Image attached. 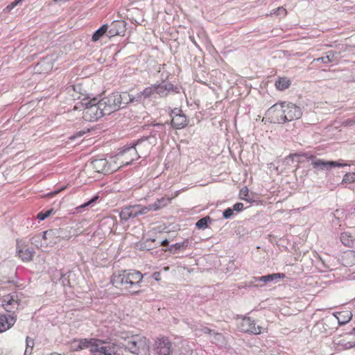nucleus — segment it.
<instances>
[{
    "label": "nucleus",
    "mask_w": 355,
    "mask_h": 355,
    "mask_svg": "<svg viewBox=\"0 0 355 355\" xmlns=\"http://www.w3.org/2000/svg\"><path fill=\"white\" fill-rule=\"evenodd\" d=\"M271 116V122L285 123L300 119L302 115V108L291 102H280L274 104L267 111Z\"/></svg>",
    "instance_id": "obj_1"
},
{
    "label": "nucleus",
    "mask_w": 355,
    "mask_h": 355,
    "mask_svg": "<svg viewBox=\"0 0 355 355\" xmlns=\"http://www.w3.org/2000/svg\"><path fill=\"white\" fill-rule=\"evenodd\" d=\"M144 275L136 270H127L114 273L111 278L112 284L116 288L125 289L132 294L139 293V288Z\"/></svg>",
    "instance_id": "obj_2"
},
{
    "label": "nucleus",
    "mask_w": 355,
    "mask_h": 355,
    "mask_svg": "<svg viewBox=\"0 0 355 355\" xmlns=\"http://www.w3.org/2000/svg\"><path fill=\"white\" fill-rule=\"evenodd\" d=\"M128 93L126 92L119 93L114 92L107 96L100 99V104L103 105L107 115L119 110L120 108L125 107L127 105V101H130Z\"/></svg>",
    "instance_id": "obj_3"
},
{
    "label": "nucleus",
    "mask_w": 355,
    "mask_h": 355,
    "mask_svg": "<svg viewBox=\"0 0 355 355\" xmlns=\"http://www.w3.org/2000/svg\"><path fill=\"white\" fill-rule=\"evenodd\" d=\"M123 345L125 349L132 354L147 355L149 352L150 343L145 336L137 334L128 337Z\"/></svg>",
    "instance_id": "obj_4"
},
{
    "label": "nucleus",
    "mask_w": 355,
    "mask_h": 355,
    "mask_svg": "<svg viewBox=\"0 0 355 355\" xmlns=\"http://www.w3.org/2000/svg\"><path fill=\"white\" fill-rule=\"evenodd\" d=\"M101 101L96 98L87 100L85 103H83L84 105L83 109V119L87 121H95L101 119L105 115V109L103 107V105L100 104Z\"/></svg>",
    "instance_id": "obj_5"
},
{
    "label": "nucleus",
    "mask_w": 355,
    "mask_h": 355,
    "mask_svg": "<svg viewBox=\"0 0 355 355\" xmlns=\"http://www.w3.org/2000/svg\"><path fill=\"white\" fill-rule=\"evenodd\" d=\"M92 355H123L122 347L114 342L98 339Z\"/></svg>",
    "instance_id": "obj_6"
},
{
    "label": "nucleus",
    "mask_w": 355,
    "mask_h": 355,
    "mask_svg": "<svg viewBox=\"0 0 355 355\" xmlns=\"http://www.w3.org/2000/svg\"><path fill=\"white\" fill-rule=\"evenodd\" d=\"M22 295L21 293L19 292L3 295L1 300L2 306L7 312L15 313V310L18 309L20 306Z\"/></svg>",
    "instance_id": "obj_7"
},
{
    "label": "nucleus",
    "mask_w": 355,
    "mask_h": 355,
    "mask_svg": "<svg viewBox=\"0 0 355 355\" xmlns=\"http://www.w3.org/2000/svg\"><path fill=\"white\" fill-rule=\"evenodd\" d=\"M146 209L141 205L127 206L122 208L119 217L121 221L126 222L130 219L135 218L140 215L146 214Z\"/></svg>",
    "instance_id": "obj_8"
},
{
    "label": "nucleus",
    "mask_w": 355,
    "mask_h": 355,
    "mask_svg": "<svg viewBox=\"0 0 355 355\" xmlns=\"http://www.w3.org/2000/svg\"><path fill=\"white\" fill-rule=\"evenodd\" d=\"M239 327L243 332L254 335L261 334L263 329L261 326L257 325L255 320L250 317H244L241 321Z\"/></svg>",
    "instance_id": "obj_9"
},
{
    "label": "nucleus",
    "mask_w": 355,
    "mask_h": 355,
    "mask_svg": "<svg viewBox=\"0 0 355 355\" xmlns=\"http://www.w3.org/2000/svg\"><path fill=\"white\" fill-rule=\"evenodd\" d=\"M155 355H172L173 344L166 337L157 340L154 347Z\"/></svg>",
    "instance_id": "obj_10"
},
{
    "label": "nucleus",
    "mask_w": 355,
    "mask_h": 355,
    "mask_svg": "<svg viewBox=\"0 0 355 355\" xmlns=\"http://www.w3.org/2000/svg\"><path fill=\"white\" fill-rule=\"evenodd\" d=\"M118 156L122 159V162L125 165L130 164L134 160L138 159L141 157L137 150L135 146H125L117 154Z\"/></svg>",
    "instance_id": "obj_11"
},
{
    "label": "nucleus",
    "mask_w": 355,
    "mask_h": 355,
    "mask_svg": "<svg viewBox=\"0 0 355 355\" xmlns=\"http://www.w3.org/2000/svg\"><path fill=\"white\" fill-rule=\"evenodd\" d=\"M338 51H329L327 53V55L324 57H320L318 58H315L313 60V62H320L324 64H327L329 62H337L339 59L343 57L342 55L343 52L346 51L347 46L343 45L338 46Z\"/></svg>",
    "instance_id": "obj_12"
},
{
    "label": "nucleus",
    "mask_w": 355,
    "mask_h": 355,
    "mask_svg": "<svg viewBox=\"0 0 355 355\" xmlns=\"http://www.w3.org/2000/svg\"><path fill=\"white\" fill-rule=\"evenodd\" d=\"M157 87L158 98H165L170 92H173L174 94L180 93V89L178 86L165 81L157 83Z\"/></svg>",
    "instance_id": "obj_13"
},
{
    "label": "nucleus",
    "mask_w": 355,
    "mask_h": 355,
    "mask_svg": "<svg viewBox=\"0 0 355 355\" xmlns=\"http://www.w3.org/2000/svg\"><path fill=\"white\" fill-rule=\"evenodd\" d=\"M150 137H143L132 144V146L136 148L141 157H146L148 155L152 146V142L150 141Z\"/></svg>",
    "instance_id": "obj_14"
},
{
    "label": "nucleus",
    "mask_w": 355,
    "mask_h": 355,
    "mask_svg": "<svg viewBox=\"0 0 355 355\" xmlns=\"http://www.w3.org/2000/svg\"><path fill=\"white\" fill-rule=\"evenodd\" d=\"M64 230L62 228L50 229L44 231L42 233V238L44 241L46 245H52L57 243L56 239L60 237H64L62 234Z\"/></svg>",
    "instance_id": "obj_15"
},
{
    "label": "nucleus",
    "mask_w": 355,
    "mask_h": 355,
    "mask_svg": "<svg viewBox=\"0 0 355 355\" xmlns=\"http://www.w3.org/2000/svg\"><path fill=\"white\" fill-rule=\"evenodd\" d=\"M126 30V23L122 20H114L108 26L107 37L124 35Z\"/></svg>",
    "instance_id": "obj_16"
},
{
    "label": "nucleus",
    "mask_w": 355,
    "mask_h": 355,
    "mask_svg": "<svg viewBox=\"0 0 355 355\" xmlns=\"http://www.w3.org/2000/svg\"><path fill=\"white\" fill-rule=\"evenodd\" d=\"M311 164L314 168L320 171H328L331 168L341 167L346 165L336 161H324L323 159L318 158H316V159H314L311 162Z\"/></svg>",
    "instance_id": "obj_17"
},
{
    "label": "nucleus",
    "mask_w": 355,
    "mask_h": 355,
    "mask_svg": "<svg viewBox=\"0 0 355 355\" xmlns=\"http://www.w3.org/2000/svg\"><path fill=\"white\" fill-rule=\"evenodd\" d=\"M17 316L15 313L0 314V333L10 329L15 323Z\"/></svg>",
    "instance_id": "obj_18"
},
{
    "label": "nucleus",
    "mask_w": 355,
    "mask_h": 355,
    "mask_svg": "<svg viewBox=\"0 0 355 355\" xmlns=\"http://www.w3.org/2000/svg\"><path fill=\"white\" fill-rule=\"evenodd\" d=\"M171 202V199L169 198L162 197L159 199H157L154 203L149 205L148 206H144V208L146 209V214L151 211H157L164 207H166Z\"/></svg>",
    "instance_id": "obj_19"
},
{
    "label": "nucleus",
    "mask_w": 355,
    "mask_h": 355,
    "mask_svg": "<svg viewBox=\"0 0 355 355\" xmlns=\"http://www.w3.org/2000/svg\"><path fill=\"white\" fill-rule=\"evenodd\" d=\"M17 252L23 261H30L32 260L35 251L31 248L26 249L20 248L19 245L17 247Z\"/></svg>",
    "instance_id": "obj_20"
},
{
    "label": "nucleus",
    "mask_w": 355,
    "mask_h": 355,
    "mask_svg": "<svg viewBox=\"0 0 355 355\" xmlns=\"http://www.w3.org/2000/svg\"><path fill=\"white\" fill-rule=\"evenodd\" d=\"M171 125L175 129H181L187 126V120L184 114L173 116L171 120Z\"/></svg>",
    "instance_id": "obj_21"
},
{
    "label": "nucleus",
    "mask_w": 355,
    "mask_h": 355,
    "mask_svg": "<svg viewBox=\"0 0 355 355\" xmlns=\"http://www.w3.org/2000/svg\"><path fill=\"white\" fill-rule=\"evenodd\" d=\"M342 262L345 266H352L355 264V252L347 250L342 255Z\"/></svg>",
    "instance_id": "obj_22"
},
{
    "label": "nucleus",
    "mask_w": 355,
    "mask_h": 355,
    "mask_svg": "<svg viewBox=\"0 0 355 355\" xmlns=\"http://www.w3.org/2000/svg\"><path fill=\"white\" fill-rule=\"evenodd\" d=\"M190 241L189 239H184L182 242L176 243L175 244L171 245L168 248V250L173 254H176L181 251L184 250L189 245Z\"/></svg>",
    "instance_id": "obj_23"
},
{
    "label": "nucleus",
    "mask_w": 355,
    "mask_h": 355,
    "mask_svg": "<svg viewBox=\"0 0 355 355\" xmlns=\"http://www.w3.org/2000/svg\"><path fill=\"white\" fill-rule=\"evenodd\" d=\"M74 277L75 274L72 271H69L61 275L59 281L63 286L72 287L74 285Z\"/></svg>",
    "instance_id": "obj_24"
},
{
    "label": "nucleus",
    "mask_w": 355,
    "mask_h": 355,
    "mask_svg": "<svg viewBox=\"0 0 355 355\" xmlns=\"http://www.w3.org/2000/svg\"><path fill=\"white\" fill-rule=\"evenodd\" d=\"M79 343L81 347V350L83 349H89L90 352L93 354L94 349L95 348L98 338H84L80 339Z\"/></svg>",
    "instance_id": "obj_25"
},
{
    "label": "nucleus",
    "mask_w": 355,
    "mask_h": 355,
    "mask_svg": "<svg viewBox=\"0 0 355 355\" xmlns=\"http://www.w3.org/2000/svg\"><path fill=\"white\" fill-rule=\"evenodd\" d=\"M334 315L337 318L340 326L347 324L352 318V314L349 311L338 312L334 313Z\"/></svg>",
    "instance_id": "obj_26"
},
{
    "label": "nucleus",
    "mask_w": 355,
    "mask_h": 355,
    "mask_svg": "<svg viewBox=\"0 0 355 355\" xmlns=\"http://www.w3.org/2000/svg\"><path fill=\"white\" fill-rule=\"evenodd\" d=\"M285 276L286 275L284 273H273V274H270V275L261 276L259 277H257V278H255V282L259 281V282H263V283H267V282L276 281L281 278H284Z\"/></svg>",
    "instance_id": "obj_27"
},
{
    "label": "nucleus",
    "mask_w": 355,
    "mask_h": 355,
    "mask_svg": "<svg viewBox=\"0 0 355 355\" xmlns=\"http://www.w3.org/2000/svg\"><path fill=\"white\" fill-rule=\"evenodd\" d=\"M92 167L98 173H103L107 166L106 159H96L91 162Z\"/></svg>",
    "instance_id": "obj_28"
},
{
    "label": "nucleus",
    "mask_w": 355,
    "mask_h": 355,
    "mask_svg": "<svg viewBox=\"0 0 355 355\" xmlns=\"http://www.w3.org/2000/svg\"><path fill=\"white\" fill-rule=\"evenodd\" d=\"M340 240L341 243L347 247H351L355 241L354 236L349 232H343L340 234Z\"/></svg>",
    "instance_id": "obj_29"
},
{
    "label": "nucleus",
    "mask_w": 355,
    "mask_h": 355,
    "mask_svg": "<svg viewBox=\"0 0 355 355\" xmlns=\"http://www.w3.org/2000/svg\"><path fill=\"white\" fill-rule=\"evenodd\" d=\"M275 85L277 89L283 91L289 87L291 85V80L286 77H281L278 78Z\"/></svg>",
    "instance_id": "obj_30"
},
{
    "label": "nucleus",
    "mask_w": 355,
    "mask_h": 355,
    "mask_svg": "<svg viewBox=\"0 0 355 355\" xmlns=\"http://www.w3.org/2000/svg\"><path fill=\"white\" fill-rule=\"evenodd\" d=\"M144 95L148 96V98H157V83L152 84L149 87L144 89Z\"/></svg>",
    "instance_id": "obj_31"
},
{
    "label": "nucleus",
    "mask_w": 355,
    "mask_h": 355,
    "mask_svg": "<svg viewBox=\"0 0 355 355\" xmlns=\"http://www.w3.org/2000/svg\"><path fill=\"white\" fill-rule=\"evenodd\" d=\"M108 25L103 24L98 29H97L92 35V40L94 42L98 41L103 35L107 36Z\"/></svg>",
    "instance_id": "obj_32"
},
{
    "label": "nucleus",
    "mask_w": 355,
    "mask_h": 355,
    "mask_svg": "<svg viewBox=\"0 0 355 355\" xmlns=\"http://www.w3.org/2000/svg\"><path fill=\"white\" fill-rule=\"evenodd\" d=\"M144 89L140 92H138L136 95L128 94V98L130 101H127V105L133 102L141 103L144 99H147L148 96L144 95Z\"/></svg>",
    "instance_id": "obj_33"
},
{
    "label": "nucleus",
    "mask_w": 355,
    "mask_h": 355,
    "mask_svg": "<svg viewBox=\"0 0 355 355\" xmlns=\"http://www.w3.org/2000/svg\"><path fill=\"white\" fill-rule=\"evenodd\" d=\"M294 157H304L307 159L311 160L312 162L314 159H316V157L315 155H312L311 153H304L290 154L289 155H288L285 158V161H287V160H289V159L293 161Z\"/></svg>",
    "instance_id": "obj_34"
},
{
    "label": "nucleus",
    "mask_w": 355,
    "mask_h": 355,
    "mask_svg": "<svg viewBox=\"0 0 355 355\" xmlns=\"http://www.w3.org/2000/svg\"><path fill=\"white\" fill-rule=\"evenodd\" d=\"M211 221V218L209 216H207L198 220L196 223V227L200 230L206 229L208 226V223H210Z\"/></svg>",
    "instance_id": "obj_35"
},
{
    "label": "nucleus",
    "mask_w": 355,
    "mask_h": 355,
    "mask_svg": "<svg viewBox=\"0 0 355 355\" xmlns=\"http://www.w3.org/2000/svg\"><path fill=\"white\" fill-rule=\"evenodd\" d=\"M26 347L24 355L32 354L33 347L35 345L34 340L27 336L26 339Z\"/></svg>",
    "instance_id": "obj_36"
},
{
    "label": "nucleus",
    "mask_w": 355,
    "mask_h": 355,
    "mask_svg": "<svg viewBox=\"0 0 355 355\" xmlns=\"http://www.w3.org/2000/svg\"><path fill=\"white\" fill-rule=\"evenodd\" d=\"M98 196H94L91 200H89V201L83 203V205L78 206L76 207V210L78 212H80L82 211V209L83 208H85V207H87L89 206H93L94 203H95L96 202V200L98 199Z\"/></svg>",
    "instance_id": "obj_37"
},
{
    "label": "nucleus",
    "mask_w": 355,
    "mask_h": 355,
    "mask_svg": "<svg viewBox=\"0 0 355 355\" xmlns=\"http://www.w3.org/2000/svg\"><path fill=\"white\" fill-rule=\"evenodd\" d=\"M42 234H37L34 236H33L31 239V242L32 244L35 245L37 248H41L43 246V244L42 243Z\"/></svg>",
    "instance_id": "obj_38"
},
{
    "label": "nucleus",
    "mask_w": 355,
    "mask_h": 355,
    "mask_svg": "<svg viewBox=\"0 0 355 355\" xmlns=\"http://www.w3.org/2000/svg\"><path fill=\"white\" fill-rule=\"evenodd\" d=\"M355 182V173H346L342 180L343 183H352Z\"/></svg>",
    "instance_id": "obj_39"
},
{
    "label": "nucleus",
    "mask_w": 355,
    "mask_h": 355,
    "mask_svg": "<svg viewBox=\"0 0 355 355\" xmlns=\"http://www.w3.org/2000/svg\"><path fill=\"white\" fill-rule=\"evenodd\" d=\"M270 15H275L279 16H285L286 15V10L283 7H279L276 9H274L270 12Z\"/></svg>",
    "instance_id": "obj_40"
},
{
    "label": "nucleus",
    "mask_w": 355,
    "mask_h": 355,
    "mask_svg": "<svg viewBox=\"0 0 355 355\" xmlns=\"http://www.w3.org/2000/svg\"><path fill=\"white\" fill-rule=\"evenodd\" d=\"M70 349L75 352L81 350V347L80 346L78 340L74 339L71 342Z\"/></svg>",
    "instance_id": "obj_41"
},
{
    "label": "nucleus",
    "mask_w": 355,
    "mask_h": 355,
    "mask_svg": "<svg viewBox=\"0 0 355 355\" xmlns=\"http://www.w3.org/2000/svg\"><path fill=\"white\" fill-rule=\"evenodd\" d=\"M52 212L53 209L46 211L45 212H40L37 216V218L40 220H44L47 217H49L52 214Z\"/></svg>",
    "instance_id": "obj_42"
},
{
    "label": "nucleus",
    "mask_w": 355,
    "mask_h": 355,
    "mask_svg": "<svg viewBox=\"0 0 355 355\" xmlns=\"http://www.w3.org/2000/svg\"><path fill=\"white\" fill-rule=\"evenodd\" d=\"M234 214V210L231 208H227L224 210L223 213V216L224 218H230Z\"/></svg>",
    "instance_id": "obj_43"
},
{
    "label": "nucleus",
    "mask_w": 355,
    "mask_h": 355,
    "mask_svg": "<svg viewBox=\"0 0 355 355\" xmlns=\"http://www.w3.org/2000/svg\"><path fill=\"white\" fill-rule=\"evenodd\" d=\"M355 124V116L349 118L343 122L344 126H352Z\"/></svg>",
    "instance_id": "obj_44"
},
{
    "label": "nucleus",
    "mask_w": 355,
    "mask_h": 355,
    "mask_svg": "<svg viewBox=\"0 0 355 355\" xmlns=\"http://www.w3.org/2000/svg\"><path fill=\"white\" fill-rule=\"evenodd\" d=\"M344 349H349L355 347V342H345L340 344Z\"/></svg>",
    "instance_id": "obj_45"
},
{
    "label": "nucleus",
    "mask_w": 355,
    "mask_h": 355,
    "mask_svg": "<svg viewBox=\"0 0 355 355\" xmlns=\"http://www.w3.org/2000/svg\"><path fill=\"white\" fill-rule=\"evenodd\" d=\"M243 209V204L241 202H237L234 205L233 210L236 211H241Z\"/></svg>",
    "instance_id": "obj_46"
},
{
    "label": "nucleus",
    "mask_w": 355,
    "mask_h": 355,
    "mask_svg": "<svg viewBox=\"0 0 355 355\" xmlns=\"http://www.w3.org/2000/svg\"><path fill=\"white\" fill-rule=\"evenodd\" d=\"M182 110L178 108H175L171 111V116L173 117V116L180 115L182 114Z\"/></svg>",
    "instance_id": "obj_47"
},
{
    "label": "nucleus",
    "mask_w": 355,
    "mask_h": 355,
    "mask_svg": "<svg viewBox=\"0 0 355 355\" xmlns=\"http://www.w3.org/2000/svg\"><path fill=\"white\" fill-rule=\"evenodd\" d=\"M155 239H148V240H146V241L144 243V248H147V250H150L151 246H150V245H148V243H150V242H155Z\"/></svg>",
    "instance_id": "obj_48"
},
{
    "label": "nucleus",
    "mask_w": 355,
    "mask_h": 355,
    "mask_svg": "<svg viewBox=\"0 0 355 355\" xmlns=\"http://www.w3.org/2000/svg\"><path fill=\"white\" fill-rule=\"evenodd\" d=\"M152 277L155 280L159 281L160 279V273L159 272H155L153 274Z\"/></svg>",
    "instance_id": "obj_49"
},
{
    "label": "nucleus",
    "mask_w": 355,
    "mask_h": 355,
    "mask_svg": "<svg viewBox=\"0 0 355 355\" xmlns=\"http://www.w3.org/2000/svg\"><path fill=\"white\" fill-rule=\"evenodd\" d=\"M201 331L204 333V334H211V332L213 331L211 329H210L208 327H203Z\"/></svg>",
    "instance_id": "obj_50"
},
{
    "label": "nucleus",
    "mask_w": 355,
    "mask_h": 355,
    "mask_svg": "<svg viewBox=\"0 0 355 355\" xmlns=\"http://www.w3.org/2000/svg\"><path fill=\"white\" fill-rule=\"evenodd\" d=\"M214 337H215L216 340H220V339L223 338V336L221 334L214 333Z\"/></svg>",
    "instance_id": "obj_51"
},
{
    "label": "nucleus",
    "mask_w": 355,
    "mask_h": 355,
    "mask_svg": "<svg viewBox=\"0 0 355 355\" xmlns=\"http://www.w3.org/2000/svg\"><path fill=\"white\" fill-rule=\"evenodd\" d=\"M168 244H169V242H168V241L166 239H164L163 241H162L159 243V245H162V246H168Z\"/></svg>",
    "instance_id": "obj_52"
},
{
    "label": "nucleus",
    "mask_w": 355,
    "mask_h": 355,
    "mask_svg": "<svg viewBox=\"0 0 355 355\" xmlns=\"http://www.w3.org/2000/svg\"><path fill=\"white\" fill-rule=\"evenodd\" d=\"M44 64H46V62H45L44 61H42V62H39V63L37 64V67H41V66H42V65H44Z\"/></svg>",
    "instance_id": "obj_53"
},
{
    "label": "nucleus",
    "mask_w": 355,
    "mask_h": 355,
    "mask_svg": "<svg viewBox=\"0 0 355 355\" xmlns=\"http://www.w3.org/2000/svg\"><path fill=\"white\" fill-rule=\"evenodd\" d=\"M241 193H243L245 196H246V194L248 193V189L246 188L244 191L242 190Z\"/></svg>",
    "instance_id": "obj_54"
},
{
    "label": "nucleus",
    "mask_w": 355,
    "mask_h": 355,
    "mask_svg": "<svg viewBox=\"0 0 355 355\" xmlns=\"http://www.w3.org/2000/svg\"><path fill=\"white\" fill-rule=\"evenodd\" d=\"M349 334H355V327L352 329V331L349 333Z\"/></svg>",
    "instance_id": "obj_55"
},
{
    "label": "nucleus",
    "mask_w": 355,
    "mask_h": 355,
    "mask_svg": "<svg viewBox=\"0 0 355 355\" xmlns=\"http://www.w3.org/2000/svg\"><path fill=\"white\" fill-rule=\"evenodd\" d=\"M190 39H191V40L193 42V44H195L196 45V42H195V40H194V38H193V37H190Z\"/></svg>",
    "instance_id": "obj_56"
},
{
    "label": "nucleus",
    "mask_w": 355,
    "mask_h": 355,
    "mask_svg": "<svg viewBox=\"0 0 355 355\" xmlns=\"http://www.w3.org/2000/svg\"><path fill=\"white\" fill-rule=\"evenodd\" d=\"M155 125L158 126V127H160V128H163L164 127L163 124H156Z\"/></svg>",
    "instance_id": "obj_57"
},
{
    "label": "nucleus",
    "mask_w": 355,
    "mask_h": 355,
    "mask_svg": "<svg viewBox=\"0 0 355 355\" xmlns=\"http://www.w3.org/2000/svg\"><path fill=\"white\" fill-rule=\"evenodd\" d=\"M18 3V1H15L13 3H12V6L17 5V3Z\"/></svg>",
    "instance_id": "obj_58"
},
{
    "label": "nucleus",
    "mask_w": 355,
    "mask_h": 355,
    "mask_svg": "<svg viewBox=\"0 0 355 355\" xmlns=\"http://www.w3.org/2000/svg\"><path fill=\"white\" fill-rule=\"evenodd\" d=\"M51 65H49L48 68L46 69H49V68H51Z\"/></svg>",
    "instance_id": "obj_59"
},
{
    "label": "nucleus",
    "mask_w": 355,
    "mask_h": 355,
    "mask_svg": "<svg viewBox=\"0 0 355 355\" xmlns=\"http://www.w3.org/2000/svg\"><path fill=\"white\" fill-rule=\"evenodd\" d=\"M59 192V191H56L54 192V193H58Z\"/></svg>",
    "instance_id": "obj_60"
}]
</instances>
